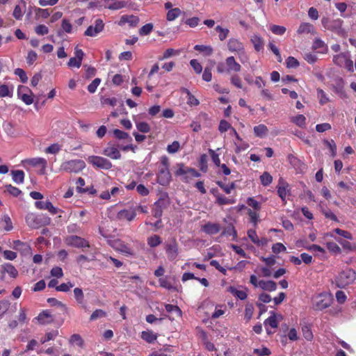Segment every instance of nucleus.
Returning a JSON list of instances; mask_svg holds the SVG:
<instances>
[{"mask_svg":"<svg viewBox=\"0 0 356 356\" xmlns=\"http://www.w3.org/2000/svg\"><path fill=\"white\" fill-rule=\"evenodd\" d=\"M3 272L7 273L11 277L15 278L18 275L17 269L10 264H5L2 266Z\"/></svg>","mask_w":356,"mask_h":356,"instance_id":"473e14b6","label":"nucleus"},{"mask_svg":"<svg viewBox=\"0 0 356 356\" xmlns=\"http://www.w3.org/2000/svg\"><path fill=\"white\" fill-rule=\"evenodd\" d=\"M106 316V312L102 309H98L95 310L90 315V320L93 321L98 318H104Z\"/></svg>","mask_w":356,"mask_h":356,"instance_id":"de8ad7c7","label":"nucleus"},{"mask_svg":"<svg viewBox=\"0 0 356 356\" xmlns=\"http://www.w3.org/2000/svg\"><path fill=\"white\" fill-rule=\"evenodd\" d=\"M104 154L113 159H119L121 156V154L118 149L113 146L106 147L104 150Z\"/></svg>","mask_w":356,"mask_h":356,"instance_id":"b1692460","label":"nucleus"},{"mask_svg":"<svg viewBox=\"0 0 356 356\" xmlns=\"http://www.w3.org/2000/svg\"><path fill=\"white\" fill-rule=\"evenodd\" d=\"M86 167V163L83 160L75 159L63 162L60 165V170L68 172L77 173Z\"/></svg>","mask_w":356,"mask_h":356,"instance_id":"39448f33","label":"nucleus"},{"mask_svg":"<svg viewBox=\"0 0 356 356\" xmlns=\"http://www.w3.org/2000/svg\"><path fill=\"white\" fill-rule=\"evenodd\" d=\"M270 30L275 35H282L286 32V28L283 26L271 24Z\"/></svg>","mask_w":356,"mask_h":356,"instance_id":"49530a36","label":"nucleus"},{"mask_svg":"<svg viewBox=\"0 0 356 356\" xmlns=\"http://www.w3.org/2000/svg\"><path fill=\"white\" fill-rule=\"evenodd\" d=\"M232 293L240 300L246 299L248 295L245 290H238L236 289H231Z\"/></svg>","mask_w":356,"mask_h":356,"instance_id":"864d4df0","label":"nucleus"},{"mask_svg":"<svg viewBox=\"0 0 356 356\" xmlns=\"http://www.w3.org/2000/svg\"><path fill=\"white\" fill-rule=\"evenodd\" d=\"M254 307L252 304H247L245 309V319L249 321L253 315Z\"/></svg>","mask_w":356,"mask_h":356,"instance_id":"4d7b16f0","label":"nucleus"},{"mask_svg":"<svg viewBox=\"0 0 356 356\" xmlns=\"http://www.w3.org/2000/svg\"><path fill=\"white\" fill-rule=\"evenodd\" d=\"M179 54H180L179 50H175L174 49L170 48V49H166L164 51L163 56L161 58H160L159 59L160 60L168 59L172 56H178V55H179Z\"/></svg>","mask_w":356,"mask_h":356,"instance_id":"37998d69","label":"nucleus"},{"mask_svg":"<svg viewBox=\"0 0 356 356\" xmlns=\"http://www.w3.org/2000/svg\"><path fill=\"white\" fill-rule=\"evenodd\" d=\"M101 83V79L99 78L95 79L91 83H90L88 86V90L90 93H95L97 90V87Z\"/></svg>","mask_w":356,"mask_h":356,"instance_id":"6e6d98bb","label":"nucleus"},{"mask_svg":"<svg viewBox=\"0 0 356 356\" xmlns=\"http://www.w3.org/2000/svg\"><path fill=\"white\" fill-rule=\"evenodd\" d=\"M181 92L186 95L187 104L191 106H196L200 104V102L186 88H182Z\"/></svg>","mask_w":356,"mask_h":356,"instance_id":"a878e982","label":"nucleus"},{"mask_svg":"<svg viewBox=\"0 0 356 356\" xmlns=\"http://www.w3.org/2000/svg\"><path fill=\"white\" fill-rule=\"evenodd\" d=\"M161 243V238L158 235H153L147 238V244L152 248L156 247Z\"/></svg>","mask_w":356,"mask_h":356,"instance_id":"a19ab883","label":"nucleus"},{"mask_svg":"<svg viewBox=\"0 0 356 356\" xmlns=\"http://www.w3.org/2000/svg\"><path fill=\"white\" fill-rule=\"evenodd\" d=\"M259 288L268 291H274L277 289L276 283L273 281L259 280Z\"/></svg>","mask_w":356,"mask_h":356,"instance_id":"bb28decb","label":"nucleus"},{"mask_svg":"<svg viewBox=\"0 0 356 356\" xmlns=\"http://www.w3.org/2000/svg\"><path fill=\"white\" fill-rule=\"evenodd\" d=\"M111 246L115 250L120 252L127 256H132L134 254V251L130 245L121 240L113 241L111 243Z\"/></svg>","mask_w":356,"mask_h":356,"instance_id":"1a4fd4ad","label":"nucleus"},{"mask_svg":"<svg viewBox=\"0 0 356 356\" xmlns=\"http://www.w3.org/2000/svg\"><path fill=\"white\" fill-rule=\"evenodd\" d=\"M87 161L99 168L108 170L112 167L111 163L108 159L98 156H90L87 158Z\"/></svg>","mask_w":356,"mask_h":356,"instance_id":"0eeeda50","label":"nucleus"},{"mask_svg":"<svg viewBox=\"0 0 356 356\" xmlns=\"http://www.w3.org/2000/svg\"><path fill=\"white\" fill-rule=\"evenodd\" d=\"M70 342L72 344H76L79 347H82L83 341L79 334H74L72 335Z\"/></svg>","mask_w":356,"mask_h":356,"instance_id":"052dcab7","label":"nucleus"},{"mask_svg":"<svg viewBox=\"0 0 356 356\" xmlns=\"http://www.w3.org/2000/svg\"><path fill=\"white\" fill-rule=\"evenodd\" d=\"M26 162L29 165L34 166V167L40 166L41 168L39 171V173L41 175L45 174L46 168H47V161L45 159L40 158V157L33 158V159L27 160Z\"/></svg>","mask_w":356,"mask_h":356,"instance_id":"2eb2a0df","label":"nucleus"},{"mask_svg":"<svg viewBox=\"0 0 356 356\" xmlns=\"http://www.w3.org/2000/svg\"><path fill=\"white\" fill-rule=\"evenodd\" d=\"M35 206L38 209L47 210L53 215L56 214L58 211V209L54 207L49 201H38L35 203Z\"/></svg>","mask_w":356,"mask_h":356,"instance_id":"a211bd4d","label":"nucleus"},{"mask_svg":"<svg viewBox=\"0 0 356 356\" xmlns=\"http://www.w3.org/2000/svg\"><path fill=\"white\" fill-rule=\"evenodd\" d=\"M356 273L350 268H346L339 273L335 278V282L339 288H344L354 282Z\"/></svg>","mask_w":356,"mask_h":356,"instance_id":"f03ea898","label":"nucleus"},{"mask_svg":"<svg viewBox=\"0 0 356 356\" xmlns=\"http://www.w3.org/2000/svg\"><path fill=\"white\" fill-rule=\"evenodd\" d=\"M302 332L305 339L307 341H312L313 339V333L311 327L308 325H305L302 327Z\"/></svg>","mask_w":356,"mask_h":356,"instance_id":"09e8293b","label":"nucleus"},{"mask_svg":"<svg viewBox=\"0 0 356 356\" xmlns=\"http://www.w3.org/2000/svg\"><path fill=\"white\" fill-rule=\"evenodd\" d=\"M64 242L67 245L76 248L90 247V243L86 239L76 235L67 236L65 238Z\"/></svg>","mask_w":356,"mask_h":356,"instance_id":"423d86ee","label":"nucleus"},{"mask_svg":"<svg viewBox=\"0 0 356 356\" xmlns=\"http://www.w3.org/2000/svg\"><path fill=\"white\" fill-rule=\"evenodd\" d=\"M241 70V65L236 60L234 56L227 57L225 62L219 63L216 67L217 72L220 74L237 73L239 72Z\"/></svg>","mask_w":356,"mask_h":356,"instance_id":"f257e3e1","label":"nucleus"},{"mask_svg":"<svg viewBox=\"0 0 356 356\" xmlns=\"http://www.w3.org/2000/svg\"><path fill=\"white\" fill-rule=\"evenodd\" d=\"M38 321L41 324H48L52 321V317L50 312L47 310L41 312L37 317Z\"/></svg>","mask_w":356,"mask_h":356,"instance_id":"c85d7f7f","label":"nucleus"},{"mask_svg":"<svg viewBox=\"0 0 356 356\" xmlns=\"http://www.w3.org/2000/svg\"><path fill=\"white\" fill-rule=\"evenodd\" d=\"M282 316L280 314H277L272 312L270 316L265 320L264 324L268 334H271V332L268 327L271 328H276L278 326L279 323L282 321Z\"/></svg>","mask_w":356,"mask_h":356,"instance_id":"9b49d317","label":"nucleus"},{"mask_svg":"<svg viewBox=\"0 0 356 356\" xmlns=\"http://www.w3.org/2000/svg\"><path fill=\"white\" fill-rule=\"evenodd\" d=\"M14 86L13 84H1L0 85V97H9L13 96Z\"/></svg>","mask_w":356,"mask_h":356,"instance_id":"6ab92c4d","label":"nucleus"},{"mask_svg":"<svg viewBox=\"0 0 356 356\" xmlns=\"http://www.w3.org/2000/svg\"><path fill=\"white\" fill-rule=\"evenodd\" d=\"M332 295L323 292L316 295L313 299L314 307L317 310H323L330 306L332 302Z\"/></svg>","mask_w":356,"mask_h":356,"instance_id":"7ed1b4c3","label":"nucleus"},{"mask_svg":"<svg viewBox=\"0 0 356 356\" xmlns=\"http://www.w3.org/2000/svg\"><path fill=\"white\" fill-rule=\"evenodd\" d=\"M181 13V10L178 8L170 9L167 13L166 19L170 22L173 21L179 17Z\"/></svg>","mask_w":356,"mask_h":356,"instance_id":"e433bc0d","label":"nucleus"},{"mask_svg":"<svg viewBox=\"0 0 356 356\" xmlns=\"http://www.w3.org/2000/svg\"><path fill=\"white\" fill-rule=\"evenodd\" d=\"M253 131L255 136L263 138L267 136L268 129L265 124H260L253 128Z\"/></svg>","mask_w":356,"mask_h":356,"instance_id":"5701e85b","label":"nucleus"},{"mask_svg":"<svg viewBox=\"0 0 356 356\" xmlns=\"http://www.w3.org/2000/svg\"><path fill=\"white\" fill-rule=\"evenodd\" d=\"M136 216V209L131 207L129 209L120 211L117 214V218L120 220H127L128 221H131L135 218Z\"/></svg>","mask_w":356,"mask_h":356,"instance_id":"dca6fc26","label":"nucleus"},{"mask_svg":"<svg viewBox=\"0 0 356 356\" xmlns=\"http://www.w3.org/2000/svg\"><path fill=\"white\" fill-rule=\"evenodd\" d=\"M113 135L115 138L120 140H131V138L129 135V134L121 131L120 129H114L113 130Z\"/></svg>","mask_w":356,"mask_h":356,"instance_id":"c03bdc74","label":"nucleus"},{"mask_svg":"<svg viewBox=\"0 0 356 356\" xmlns=\"http://www.w3.org/2000/svg\"><path fill=\"white\" fill-rule=\"evenodd\" d=\"M138 130L143 133H147L150 131V127L147 122H141L136 123Z\"/></svg>","mask_w":356,"mask_h":356,"instance_id":"774afa93","label":"nucleus"},{"mask_svg":"<svg viewBox=\"0 0 356 356\" xmlns=\"http://www.w3.org/2000/svg\"><path fill=\"white\" fill-rule=\"evenodd\" d=\"M165 309L169 313L175 312V313L177 314V315L178 316H181V309H179V307H177L176 305H170V304L165 305Z\"/></svg>","mask_w":356,"mask_h":356,"instance_id":"680f3d73","label":"nucleus"},{"mask_svg":"<svg viewBox=\"0 0 356 356\" xmlns=\"http://www.w3.org/2000/svg\"><path fill=\"white\" fill-rule=\"evenodd\" d=\"M139 22V18L137 16L131 15H124L120 17V21L118 22V25L122 26L128 24L130 26H136Z\"/></svg>","mask_w":356,"mask_h":356,"instance_id":"f3484780","label":"nucleus"},{"mask_svg":"<svg viewBox=\"0 0 356 356\" xmlns=\"http://www.w3.org/2000/svg\"><path fill=\"white\" fill-rule=\"evenodd\" d=\"M6 191L14 197H17L21 194L22 191L17 187L10 184L6 185Z\"/></svg>","mask_w":356,"mask_h":356,"instance_id":"bf43d9fd","label":"nucleus"},{"mask_svg":"<svg viewBox=\"0 0 356 356\" xmlns=\"http://www.w3.org/2000/svg\"><path fill=\"white\" fill-rule=\"evenodd\" d=\"M227 48L231 52L238 53L242 57L241 58L242 63L248 60V58L245 54L244 45L239 40L234 38L229 39Z\"/></svg>","mask_w":356,"mask_h":356,"instance_id":"20e7f679","label":"nucleus"},{"mask_svg":"<svg viewBox=\"0 0 356 356\" xmlns=\"http://www.w3.org/2000/svg\"><path fill=\"white\" fill-rule=\"evenodd\" d=\"M348 58L349 55L348 54H340L333 57V62L337 65L341 67L344 65Z\"/></svg>","mask_w":356,"mask_h":356,"instance_id":"2f4dec72","label":"nucleus"},{"mask_svg":"<svg viewBox=\"0 0 356 356\" xmlns=\"http://www.w3.org/2000/svg\"><path fill=\"white\" fill-rule=\"evenodd\" d=\"M104 28V24L101 19L95 20L93 24L89 26L86 30L84 35L90 37H95L100 33Z\"/></svg>","mask_w":356,"mask_h":356,"instance_id":"6e6552de","label":"nucleus"},{"mask_svg":"<svg viewBox=\"0 0 356 356\" xmlns=\"http://www.w3.org/2000/svg\"><path fill=\"white\" fill-rule=\"evenodd\" d=\"M317 95L318 98L319 99V102L321 104H325L329 100L325 92L321 89L317 90Z\"/></svg>","mask_w":356,"mask_h":356,"instance_id":"338daca9","label":"nucleus"},{"mask_svg":"<svg viewBox=\"0 0 356 356\" xmlns=\"http://www.w3.org/2000/svg\"><path fill=\"white\" fill-rule=\"evenodd\" d=\"M61 149V147L58 143H54L47 147L44 150V152L47 154H56Z\"/></svg>","mask_w":356,"mask_h":356,"instance_id":"3c124183","label":"nucleus"},{"mask_svg":"<svg viewBox=\"0 0 356 356\" xmlns=\"http://www.w3.org/2000/svg\"><path fill=\"white\" fill-rule=\"evenodd\" d=\"M165 252L168 259L172 261L176 259L178 255V244L175 240L166 245Z\"/></svg>","mask_w":356,"mask_h":356,"instance_id":"4468645a","label":"nucleus"},{"mask_svg":"<svg viewBox=\"0 0 356 356\" xmlns=\"http://www.w3.org/2000/svg\"><path fill=\"white\" fill-rule=\"evenodd\" d=\"M216 200L220 205L230 204L235 202L234 200H231L220 195H216Z\"/></svg>","mask_w":356,"mask_h":356,"instance_id":"13d9d810","label":"nucleus"},{"mask_svg":"<svg viewBox=\"0 0 356 356\" xmlns=\"http://www.w3.org/2000/svg\"><path fill=\"white\" fill-rule=\"evenodd\" d=\"M170 180L171 175L170 173L169 168L167 167H159L157 175L158 183L162 186H165L170 183Z\"/></svg>","mask_w":356,"mask_h":356,"instance_id":"ddd939ff","label":"nucleus"},{"mask_svg":"<svg viewBox=\"0 0 356 356\" xmlns=\"http://www.w3.org/2000/svg\"><path fill=\"white\" fill-rule=\"evenodd\" d=\"M74 298L79 305H80L82 308H86V304L84 302V295L82 289L81 288H75L74 289Z\"/></svg>","mask_w":356,"mask_h":356,"instance_id":"393cba45","label":"nucleus"},{"mask_svg":"<svg viewBox=\"0 0 356 356\" xmlns=\"http://www.w3.org/2000/svg\"><path fill=\"white\" fill-rule=\"evenodd\" d=\"M127 3L124 1H115L108 4L107 8L110 10H120L126 6Z\"/></svg>","mask_w":356,"mask_h":356,"instance_id":"79ce46f5","label":"nucleus"},{"mask_svg":"<svg viewBox=\"0 0 356 356\" xmlns=\"http://www.w3.org/2000/svg\"><path fill=\"white\" fill-rule=\"evenodd\" d=\"M297 32L299 34L314 33V27L311 24L304 22L300 24Z\"/></svg>","mask_w":356,"mask_h":356,"instance_id":"f704fd0d","label":"nucleus"},{"mask_svg":"<svg viewBox=\"0 0 356 356\" xmlns=\"http://www.w3.org/2000/svg\"><path fill=\"white\" fill-rule=\"evenodd\" d=\"M17 97L26 105H31L33 102V93L26 86H19L18 87Z\"/></svg>","mask_w":356,"mask_h":356,"instance_id":"9d476101","label":"nucleus"},{"mask_svg":"<svg viewBox=\"0 0 356 356\" xmlns=\"http://www.w3.org/2000/svg\"><path fill=\"white\" fill-rule=\"evenodd\" d=\"M12 179L17 184H21L24 180V172L20 170L11 171Z\"/></svg>","mask_w":356,"mask_h":356,"instance_id":"cd10ccee","label":"nucleus"},{"mask_svg":"<svg viewBox=\"0 0 356 356\" xmlns=\"http://www.w3.org/2000/svg\"><path fill=\"white\" fill-rule=\"evenodd\" d=\"M26 222L27 225L32 228H37L40 225V222L37 216L33 213H29L26 216Z\"/></svg>","mask_w":356,"mask_h":356,"instance_id":"c756f323","label":"nucleus"},{"mask_svg":"<svg viewBox=\"0 0 356 356\" xmlns=\"http://www.w3.org/2000/svg\"><path fill=\"white\" fill-rule=\"evenodd\" d=\"M194 49L204 53L206 56H210L213 53V48L209 45L196 44Z\"/></svg>","mask_w":356,"mask_h":356,"instance_id":"4c0bfd02","label":"nucleus"},{"mask_svg":"<svg viewBox=\"0 0 356 356\" xmlns=\"http://www.w3.org/2000/svg\"><path fill=\"white\" fill-rule=\"evenodd\" d=\"M2 226L6 231L13 229V223L10 218L8 215H4L1 218Z\"/></svg>","mask_w":356,"mask_h":356,"instance_id":"ea45409f","label":"nucleus"},{"mask_svg":"<svg viewBox=\"0 0 356 356\" xmlns=\"http://www.w3.org/2000/svg\"><path fill=\"white\" fill-rule=\"evenodd\" d=\"M215 29L218 33V38L220 41H224L227 38L229 33L228 29L217 26Z\"/></svg>","mask_w":356,"mask_h":356,"instance_id":"58836bf2","label":"nucleus"},{"mask_svg":"<svg viewBox=\"0 0 356 356\" xmlns=\"http://www.w3.org/2000/svg\"><path fill=\"white\" fill-rule=\"evenodd\" d=\"M26 10V3L24 1H21L20 3L15 6L13 15L17 19H22Z\"/></svg>","mask_w":356,"mask_h":356,"instance_id":"aec40b11","label":"nucleus"},{"mask_svg":"<svg viewBox=\"0 0 356 356\" xmlns=\"http://www.w3.org/2000/svg\"><path fill=\"white\" fill-rule=\"evenodd\" d=\"M291 122L296 124L300 128H303L306 125V118L301 114L293 116L290 118Z\"/></svg>","mask_w":356,"mask_h":356,"instance_id":"7c9ffc66","label":"nucleus"},{"mask_svg":"<svg viewBox=\"0 0 356 356\" xmlns=\"http://www.w3.org/2000/svg\"><path fill=\"white\" fill-rule=\"evenodd\" d=\"M248 236L252 243L259 246L265 243V239H264V241L263 240H259L255 230L254 229H249L248 231Z\"/></svg>","mask_w":356,"mask_h":356,"instance_id":"72a5a7b5","label":"nucleus"},{"mask_svg":"<svg viewBox=\"0 0 356 356\" xmlns=\"http://www.w3.org/2000/svg\"><path fill=\"white\" fill-rule=\"evenodd\" d=\"M179 147V143L178 141H174L172 144L168 145L167 151L170 154H175L178 152Z\"/></svg>","mask_w":356,"mask_h":356,"instance_id":"e2e57ef3","label":"nucleus"},{"mask_svg":"<svg viewBox=\"0 0 356 356\" xmlns=\"http://www.w3.org/2000/svg\"><path fill=\"white\" fill-rule=\"evenodd\" d=\"M277 194L284 204H286V196L290 194L289 185L283 179L280 178L277 185Z\"/></svg>","mask_w":356,"mask_h":356,"instance_id":"f8f14e48","label":"nucleus"},{"mask_svg":"<svg viewBox=\"0 0 356 356\" xmlns=\"http://www.w3.org/2000/svg\"><path fill=\"white\" fill-rule=\"evenodd\" d=\"M58 334L57 330H54L46 334V335L40 339L41 343H44L49 341L54 340Z\"/></svg>","mask_w":356,"mask_h":356,"instance_id":"8fccbe9b","label":"nucleus"},{"mask_svg":"<svg viewBox=\"0 0 356 356\" xmlns=\"http://www.w3.org/2000/svg\"><path fill=\"white\" fill-rule=\"evenodd\" d=\"M326 245L329 251H330L331 252L336 254L341 252V248L336 243L327 242Z\"/></svg>","mask_w":356,"mask_h":356,"instance_id":"69168bd1","label":"nucleus"},{"mask_svg":"<svg viewBox=\"0 0 356 356\" xmlns=\"http://www.w3.org/2000/svg\"><path fill=\"white\" fill-rule=\"evenodd\" d=\"M141 338L147 343H152L157 339V335L152 331H143L141 333Z\"/></svg>","mask_w":356,"mask_h":356,"instance_id":"c9c22d12","label":"nucleus"},{"mask_svg":"<svg viewBox=\"0 0 356 356\" xmlns=\"http://www.w3.org/2000/svg\"><path fill=\"white\" fill-rule=\"evenodd\" d=\"M190 65L197 74H200L202 71V65L196 59H192L190 61Z\"/></svg>","mask_w":356,"mask_h":356,"instance_id":"0e129e2a","label":"nucleus"},{"mask_svg":"<svg viewBox=\"0 0 356 356\" xmlns=\"http://www.w3.org/2000/svg\"><path fill=\"white\" fill-rule=\"evenodd\" d=\"M153 29V24L151 23L146 24L143 26L139 30V34L140 35H149Z\"/></svg>","mask_w":356,"mask_h":356,"instance_id":"5fc2aeb1","label":"nucleus"},{"mask_svg":"<svg viewBox=\"0 0 356 356\" xmlns=\"http://www.w3.org/2000/svg\"><path fill=\"white\" fill-rule=\"evenodd\" d=\"M260 180L264 186L270 185L273 181V177L267 172H264L260 176Z\"/></svg>","mask_w":356,"mask_h":356,"instance_id":"a18cd8bd","label":"nucleus"},{"mask_svg":"<svg viewBox=\"0 0 356 356\" xmlns=\"http://www.w3.org/2000/svg\"><path fill=\"white\" fill-rule=\"evenodd\" d=\"M74 284H72L70 282H68L67 283H63L60 284L59 286H56V290L57 291H62V292H67L74 286Z\"/></svg>","mask_w":356,"mask_h":356,"instance_id":"603ef678","label":"nucleus"},{"mask_svg":"<svg viewBox=\"0 0 356 356\" xmlns=\"http://www.w3.org/2000/svg\"><path fill=\"white\" fill-rule=\"evenodd\" d=\"M220 227L217 223L208 222L202 227V230L208 234H215L219 232Z\"/></svg>","mask_w":356,"mask_h":356,"instance_id":"4be33fe9","label":"nucleus"},{"mask_svg":"<svg viewBox=\"0 0 356 356\" xmlns=\"http://www.w3.org/2000/svg\"><path fill=\"white\" fill-rule=\"evenodd\" d=\"M250 41L257 51H260L264 49V42L259 34L254 33L250 38Z\"/></svg>","mask_w":356,"mask_h":356,"instance_id":"412c9836","label":"nucleus"}]
</instances>
